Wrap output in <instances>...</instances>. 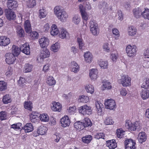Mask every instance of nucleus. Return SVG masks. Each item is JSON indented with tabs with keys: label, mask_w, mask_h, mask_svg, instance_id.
Wrapping results in <instances>:
<instances>
[{
	"label": "nucleus",
	"mask_w": 149,
	"mask_h": 149,
	"mask_svg": "<svg viewBox=\"0 0 149 149\" xmlns=\"http://www.w3.org/2000/svg\"><path fill=\"white\" fill-rule=\"evenodd\" d=\"M90 31L94 36L97 35L99 31L98 25L94 21L91 20L90 22Z\"/></svg>",
	"instance_id": "obj_4"
},
{
	"label": "nucleus",
	"mask_w": 149,
	"mask_h": 149,
	"mask_svg": "<svg viewBox=\"0 0 149 149\" xmlns=\"http://www.w3.org/2000/svg\"><path fill=\"white\" fill-rule=\"evenodd\" d=\"M40 120L44 122H47L49 120V118L48 115L46 114H42L40 115Z\"/></svg>",
	"instance_id": "obj_50"
},
{
	"label": "nucleus",
	"mask_w": 149,
	"mask_h": 149,
	"mask_svg": "<svg viewBox=\"0 0 149 149\" xmlns=\"http://www.w3.org/2000/svg\"><path fill=\"white\" fill-rule=\"evenodd\" d=\"M74 126L75 129L79 131L84 128V126L83 125V123H82V122L80 121H78L75 123Z\"/></svg>",
	"instance_id": "obj_28"
},
{
	"label": "nucleus",
	"mask_w": 149,
	"mask_h": 149,
	"mask_svg": "<svg viewBox=\"0 0 149 149\" xmlns=\"http://www.w3.org/2000/svg\"><path fill=\"white\" fill-rule=\"evenodd\" d=\"M47 128L46 127L43 125L40 126L38 127L37 131L38 135L37 134H35L34 133V136H36L39 135H44L47 133Z\"/></svg>",
	"instance_id": "obj_15"
},
{
	"label": "nucleus",
	"mask_w": 149,
	"mask_h": 149,
	"mask_svg": "<svg viewBox=\"0 0 149 149\" xmlns=\"http://www.w3.org/2000/svg\"><path fill=\"white\" fill-rule=\"evenodd\" d=\"M24 107L26 110L32 111L33 108V103L31 101H25L24 103Z\"/></svg>",
	"instance_id": "obj_30"
},
{
	"label": "nucleus",
	"mask_w": 149,
	"mask_h": 149,
	"mask_svg": "<svg viewBox=\"0 0 149 149\" xmlns=\"http://www.w3.org/2000/svg\"><path fill=\"white\" fill-rule=\"evenodd\" d=\"M84 57L86 62L90 63L93 60V56L92 54L89 52H87L84 54Z\"/></svg>",
	"instance_id": "obj_29"
},
{
	"label": "nucleus",
	"mask_w": 149,
	"mask_h": 149,
	"mask_svg": "<svg viewBox=\"0 0 149 149\" xmlns=\"http://www.w3.org/2000/svg\"><path fill=\"white\" fill-rule=\"evenodd\" d=\"M78 101L79 102L86 103L89 101V98L87 96L82 95L79 97Z\"/></svg>",
	"instance_id": "obj_39"
},
{
	"label": "nucleus",
	"mask_w": 149,
	"mask_h": 149,
	"mask_svg": "<svg viewBox=\"0 0 149 149\" xmlns=\"http://www.w3.org/2000/svg\"><path fill=\"white\" fill-rule=\"evenodd\" d=\"M2 101L5 104H7L11 102L12 100L9 95L7 94L4 96L2 99Z\"/></svg>",
	"instance_id": "obj_38"
},
{
	"label": "nucleus",
	"mask_w": 149,
	"mask_h": 149,
	"mask_svg": "<svg viewBox=\"0 0 149 149\" xmlns=\"http://www.w3.org/2000/svg\"><path fill=\"white\" fill-rule=\"evenodd\" d=\"M29 33H30V37L32 39L38 38V34L37 32L36 31H34L32 32L31 31Z\"/></svg>",
	"instance_id": "obj_57"
},
{
	"label": "nucleus",
	"mask_w": 149,
	"mask_h": 149,
	"mask_svg": "<svg viewBox=\"0 0 149 149\" xmlns=\"http://www.w3.org/2000/svg\"><path fill=\"white\" fill-rule=\"evenodd\" d=\"M39 42L40 47L42 48L47 47L49 44V40L45 37L40 39Z\"/></svg>",
	"instance_id": "obj_24"
},
{
	"label": "nucleus",
	"mask_w": 149,
	"mask_h": 149,
	"mask_svg": "<svg viewBox=\"0 0 149 149\" xmlns=\"http://www.w3.org/2000/svg\"><path fill=\"white\" fill-rule=\"evenodd\" d=\"M79 8L83 19L86 22L88 20V16L87 13L85 11V8H84V6L81 4H80L79 5ZM83 23L84 24H85V29H86V28L87 27V22H86V23H85L84 21Z\"/></svg>",
	"instance_id": "obj_6"
},
{
	"label": "nucleus",
	"mask_w": 149,
	"mask_h": 149,
	"mask_svg": "<svg viewBox=\"0 0 149 149\" xmlns=\"http://www.w3.org/2000/svg\"><path fill=\"white\" fill-rule=\"evenodd\" d=\"M27 6L29 8H32L35 6L36 4V0H29L26 3Z\"/></svg>",
	"instance_id": "obj_43"
},
{
	"label": "nucleus",
	"mask_w": 149,
	"mask_h": 149,
	"mask_svg": "<svg viewBox=\"0 0 149 149\" xmlns=\"http://www.w3.org/2000/svg\"><path fill=\"white\" fill-rule=\"evenodd\" d=\"M50 55L49 52L47 49H44L41 52L40 58V61H43V59L49 57Z\"/></svg>",
	"instance_id": "obj_19"
},
{
	"label": "nucleus",
	"mask_w": 149,
	"mask_h": 149,
	"mask_svg": "<svg viewBox=\"0 0 149 149\" xmlns=\"http://www.w3.org/2000/svg\"><path fill=\"white\" fill-rule=\"evenodd\" d=\"M106 145L109 149H114L117 147V143L114 139L107 141Z\"/></svg>",
	"instance_id": "obj_17"
},
{
	"label": "nucleus",
	"mask_w": 149,
	"mask_h": 149,
	"mask_svg": "<svg viewBox=\"0 0 149 149\" xmlns=\"http://www.w3.org/2000/svg\"><path fill=\"white\" fill-rule=\"evenodd\" d=\"M7 88V84L4 81H0V91H3Z\"/></svg>",
	"instance_id": "obj_45"
},
{
	"label": "nucleus",
	"mask_w": 149,
	"mask_h": 149,
	"mask_svg": "<svg viewBox=\"0 0 149 149\" xmlns=\"http://www.w3.org/2000/svg\"><path fill=\"white\" fill-rule=\"evenodd\" d=\"M112 31L113 34L115 36L114 37L115 39H118L120 36L119 32L118 30L114 28L112 29Z\"/></svg>",
	"instance_id": "obj_56"
},
{
	"label": "nucleus",
	"mask_w": 149,
	"mask_h": 149,
	"mask_svg": "<svg viewBox=\"0 0 149 149\" xmlns=\"http://www.w3.org/2000/svg\"><path fill=\"white\" fill-rule=\"evenodd\" d=\"M141 94V97L143 99L148 98L149 97V90L148 89L142 90Z\"/></svg>",
	"instance_id": "obj_36"
},
{
	"label": "nucleus",
	"mask_w": 149,
	"mask_h": 149,
	"mask_svg": "<svg viewBox=\"0 0 149 149\" xmlns=\"http://www.w3.org/2000/svg\"><path fill=\"white\" fill-rule=\"evenodd\" d=\"M104 104L107 109L111 110H114L116 108V104L115 100L110 99L105 101Z\"/></svg>",
	"instance_id": "obj_7"
},
{
	"label": "nucleus",
	"mask_w": 149,
	"mask_h": 149,
	"mask_svg": "<svg viewBox=\"0 0 149 149\" xmlns=\"http://www.w3.org/2000/svg\"><path fill=\"white\" fill-rule=\"evenodd\" d=\"M72 67V71L75 73H76L79 70V66L75 61H73L71 63Z\"/></svg>",
	"instance_id": "obj_37"
},
{
	"label": "nucleus",
	"mask_w": 149,
	"mask_h": 149,
	"mask_svg": "<svg viewBox=\"0 0 149 149\" xmlns=\"http://www.w3.org/2000/svg\"><path fill=\"white\" fill-rule=\"evenodd\" d=\"M143 7H139L133 10V12L134 16L136 18H139L142 15V11L143 10Z\"/></svg>",
	"instance_id": "obj_21"
},
{
	"label": "nucleus",
	"mask_w": 149,
	"mask_h": 149,
	"mask_svg": "<svg viewBox=\"0 0 149 149\" xmlns=\"http://www.w3.org/2000/svg\"><path fill=\"white\" fill-rule=\"evenodd\" d=\"M52 106H51L52 110L54 111H60L61 110L62 106L60 103L54 102L52 103Z\"/></svg>",
	"instance_id": "obj_20"
},
{
	"label": "nucleus",
	"mask_w": 149,
	"mask_h": 149,
	"mask_svg": "<svg viewBox=\"0 0 149 149\" xmlns=\"http://www.w3.org/2000/svg\"><path fill=\"white\" fill-rule=\"evenodd\" d=\"M78 110L79 112L83 115H90L92 113L91 107L86 104L80 106Z\"/></svg>",
	"instance_id": "obj_2"
},
{
	"label": "nucleus",
	"mask_w": 149,
	"mask_h": 149,
	"mask_svg": "<svg viewBox=\"0 0 149 149\" xmlns=\"http://www.w3.org/2000/svg\"><path fill=\"white\" fill-rule=\"evenodd\" d=\"M59 38L62 39H66L69 37V34L65 29L62 28L59 35Z\"/></svg>",
	"instance_id": "obj_22"
},
{
	"label": "nucleus",
	"mask_w": 149,
	"mask_h": 149,
	"mask_svg": "<svg viewBox=\"0 0 149 149\" xmlns=\"http://www.w3.org/2000/svg\"><path fill=\"white\" fill-rule=\"evenodd\" d=\"M136 123H138L137 121L132 124L130 121L128 120L126 121L125 125L129 130L134 131L136 130L137 127Z\"/></svg>",
	"instance_id": "obj_11"
},
{
	"label": "nucleus",
	"mask_w": 149,
	"mask_h": 149,
	"mask_svg": "<svg viewBox=\"0 0 149 149\" xmlns=\"http://www.w3.org/2000/svg\"><path fill=\"white\" fill-rule=\"evenodd\" d=\"M10 42V39L6 36H0V45L6 46L8 45Z\"/></svg>",
	"instance_id": "obj_16"
},
{
	"label": "nucleus",
	"mask_w": 149,
	"mask_h": 149,
	"mask_svg": "<svg viewBox=\"0 0 149 149\" xmlns=\"http://www.w3.org/2000/svg\"><path fill=\"white\" fill-rule=\"evenodd\" d=\"M7 114L5 111H2L0 112V120H3L6 119Z\"/></svg>",
	"instance_id": "obj_59"
},
{
	"label": "nucleus",
	"mask_w": 149,
	"mask_h": 149,
	"mask_svg": "<svg viewBox=\"0 0 149 149\" xmlns=\"http://www.w3.org/2000/svg\"><path fill=\"white\" fill-rule=\"evenodd\" d=\"M17 36L19 37H24L25 36L24 31V29L21 27L17 28Z\"/></svg>",
	"instance_id": "obj_44"
},
{
	"label": "nucleus",
	"mask_w": 149,
	"mask_h": 149,
	"mask_svg": "<svg viewBox=\"0 0 149 149\" xmlns=\"http://www.w3.org/2000/svg\"><path fill=\"white\" fill-rule=\"evenodd\" d=\"M85 88L87 92L91 94L94 92V88L93 86L91 85H88L85 86Z\"/></svg>",
	"instance_id": "obj_46"
},
{
	"label": "nucleus",
	"mask_w": 149,
	"mask_h": 149,
	"mask_svg": "<svg viewBox=\"0 0 149 149\" xmlns=\"http://www.w3.org/2000/svg\"><path fill=\"white\" fill-rule=\"evenodd\" d=\"M128 32L129 35L131 36H134L137 32V29L133 26H131L130 27H128Z\"/></svg>",
	"instance_id": "obj_32"
},
{
	"label": "nucleus",
	"mask_w": 149,
	"mask_h": 149,
	"mask_svg": "<svg viewBox=\"0 0 149 149\" xmlns=\"http://www.w3.org/2000/svg\"><path fill=\"white\" fill-rule=\"evenodd\" d=\"M5 15L8 20H9L15 19L16 15L15 13L11 10L6 9L5 11Z\"/></svg>",
	"instance_id": "obj_8"
},
{
	"label": "nucleus",
	"mask_w": 149,
	"mask_h": 149,
	"mask_svg": "<svg viewBox=\"0 0 149 149\" xmlns=\"http://www.w3.org/2000/svg\"><path fill=\"white\" fill-rule=\"evenodd\" d=\"M102 83H103V86L104 88L110 89L112 88L111 84L108 81H103Z\"/></svg>",
	"instance_id": "obj_48"
},
{
	"label": "nucleus",
	"mask_w": 149,
	"mask_h": 149,
	"mask_svg": "<svg viewBox=\"0 0 149 149\" xmlns=\"http://www.w3.org/2000/svg\"><path fill=\"white\" fill-rule=\"evenodd\" d=\"M92 139V136L91 135H86L83 137L82 141L83 143L88 144L90 142Z\"/></svg>",
	"instance_id": "obj_34"
},
{
	"label": "nucleus",
	"mask_w": 149,
	"mask_h": 149,
	"mask_svg": "<svg viewBox=\"0 0 149 149\" xmlns=\"http://www.w3.org/2000/svg\"><path fill=\"white\" fill-rule=\"evenodd\" d=\"M33 66L32 65L29 63H26L24 67V71L26 73L31 72L32 70Z\"/></svg>",
	"instance_id": "obj_42"
},
{
	"label": "nucleus",
	"mask_w": 149,
	"mask_h": 149,
	"mask_svg": "<svg viewBox=\"0 0 149 149\" xmlns=\"http://www.w3.org/2000/svg\"><path fill=\"white\" fill-rule=\"evenodd\" d=\"M77 42L78 44L79 49H82L84 46V43L82 38H77Z\"/></svg>",
	"instance_id": "obj_51"
},
{
	"label": "nucleus",
	"mask_w": 149,
	"mask_h": 149,
	"mask_svg": "<svg viewBox=\"0 0 149 149\" xmlns=\"http://www.w3.org/2000/svg\"><path fill=\"white\" fill-rule=\"evenodd\" d=\"M60 122L61 126L63 127L68 126L70 123V120L67 116H65L61 119Z\"/></svg>",
	"instance_id": "obj_12"
},
{
	"label": "nucleus",
	"mask_w": 149,
	"mask_h": 149,
	"mask_svg": "<svg viewBox=\"0 0 149 149\" xmlns=\"http://www.w3.org/2000/svg\"><path fill=\"white\" fill-rule=\"evenodd\" d=\"M46 82L49 86L54 85L56 83L54 78L52 76H49L47 78Z\"/></svg>",
	"instance_id": "obj_40"
},
{
	"label": "nucleus",
	"mask_w": 149,
	"mask_h": 149,
	"mask_svg": "<svg viewBox=\"0 0 149 149\" xmlns=\"http://www.w3.org/2000/svg\"><path fill=\"white\" fill-rule=\"evenodd\" d=\"M124 132L122 129H117V136L120 138H122L123 137Z\"/></svg>",
	"instance_id": "obj_58"
},
{
	"label": "nucleus",
	"mask_w": 149,
	"mask_h": 149,
	"mask_svg": "<svg viewBox=\"0 0 149 149\" xmlns=\"http://www.w3.org/2000/svg\"><path fill=\"white\" fill-rule=\"evenodd\" d=\"M6 57V62L8 64H12L15 63L16 59V58L11 53H9L6 54L5 55Z\"/></svg>",
	"instance_id": "obj_10"
},
{
	"label": "nucleus",
	"mask_w": 149,
	"mask_h": 149,
	"mask_svg": "<svg viewBox=\"0 0 149 149\" xmlns=\"http://www.w3.org/2000/svg\"><path fill=\"white\" fill-rule=\"evenodd\" d=\"M17 2L13 0H8L7 4L8 9L15 10L17 6Z\"/></svg>",
	"instance_id": "obj_14"
},
{
	"label": "nucleus",
	"mask_w": 149,
	"mask_h": 149,
	"mask_svg": "<svg viewBox=\"0 0 149 149\" xmlns=\"http://www.w3.org/2000/svg\"><path fill=\"white\" fill-rule=\"evenodd\" d=\"M131 78L128 75H123L121 78L118 80V82L120 84H122L124 87H127L130 86L131 84Z\"/></svg>",
	"instance_id": "obj_3"
},
{
	"label": "nucleus",
	"mask_w": 149,
	"mask_h": 149,
	"mask_svg": "<svg viewBox=\"0 0 149 149\" xmlns=\"http://www.w3.org/2000/svg\"><path fill=\"white\" fill-rule=\"evenodd\" d=\"M136 143L132 139H129L125 141V149H134Z\"/></svg>",
	"instance_id": "obj_9"
},
{
	"label": "nucleus",
	"mask_w": 149,
	"mask_h": 149,
	"mask_svg": "<svg viewBox=\"0 0 149 149\" xmlns=\"http://www.w3.org/2000/svg\"><path fill=\"white\" fill-rule=\"evenodd\" d=\"M118 54L117 53L112 54L111 56V58L113 61L116 62L118 58Z\"/></svg>",
	"instance_id": "obj_64"
},
{
	"label": "nucleus",
	"mask_w": 149,
	"mask_h": 149,
	"mask_svg": "<svg viewBox=\"0 0 149 149\" xmlns=\"http://www.w3.org/2000/svg\"><path fill=\"white\" fill-rule=\"evenodd\" d=\"M39 16L40 17L44 18L45 17L46 14L45 10L43 9H40L39 10Z\"/></svg>",
	"instance_id": "obj_63"
},
{
	"label": "nucleus",
	"mask_w": 149,
	"mask_h": 149,
	"mask_svg": "<svg viewBox=\"0 0 149 149\" xmlns=\"http://www.w3.org/2000/svg\"><path fill=\"white\" fill-rule=\"evenodd\" d=\"M24 27L27 33H30L32 31L31 25L29 20H27L24 22Z\"/></svg>",
	"instance_id": "obj_25"
},
{
	"label": "nucleus",
	"mask_w": 149,
	"mask_h": 149,
	"mask_svg": "<svg viewBox=\"0 0 149 149\" xmlns=\"http://www.w3.org/2000/svg\"><path fill=\"white\" fill-rule=\"evenodd\" d=\"M54 13L58 18L62 22H64L68 17L65 11L61 10L59 6H56L54 9Z\"/></svg>",
	"instance_id": "obj_1"
},
{
	"label": "nucleus",
	"mask_w": 149,
	"mask_h": 149,
	"mask_svg": "<svg viewBox=\"0 0 149 149\" xmlns=\"http://www.w3.org/2000/svg\"><path fill=\"white\" fill-rule=\"evenodd\" d=\"M96 107L98 111L101 112L102 111V108L103 105L99 101H97L95 103Z\"/></svg>",
	"instance_id": "obj_60"
},
{
	"label": "nucleus",
	"mask_w": 149,
	"mask_h": 149,
	"mask_svg": "<svg viewBox=\"0 0 149 149\" xmlns=\"http://www.w3.org/2000/svg\"><path fill=\"white\" fill-rule=\"evenodd\" d=\"M60 48L59 44L58 42L52 45L51 47V49L54 52H57Z\"/></svg>",
	"instance_id": "obj_49"
},
{
	"label": "nucleus",
	"mask_w": 149,
	"mask_h": 149,
	"mask_svg": "<svg viewBox=\"0 0 149 149\" xmlns=\"http://www.w3.org/2000/svg\"><path fill=\"white\" fill-rule=\"evenodd\" d=\"M37 112L33 111L30 114V119L32 123H36L39 122V116Z\"/></svg>",
	"instance_id": "obj_18"
},
{
	"label": "nucleus",
	"mask_w": 149,
	"mask_h": 149,
	"mask_svg": "<svg viewBox=\"0 0 149 149\" xmlns=\"http://www.w3.org/2000/svg\"><path fill=\"white\" fill-rule=\"evenodd\" d=\"M20 50L27 55H29L30 53V47L27 43L22 45L20 47Z\"/></svg>",
	"instance_id": "obj_13"
},
{
	"label": "nucleus",
	"mask_w": 149,
	"mask_h": 149,
	"mask_svg": "<svg viewBox=\"0 0 149 149\" xmlns=\"http://www.w3.org/2000/svg\"><path fill=\"white\" fill-rule=\"evenodd\" d=\"M98 73L97 69H92L89 71V76L91 78L93 79H95L97 78Z\"/></svg>",
	"instance_id": "obj_27"
},
{
	"label": "nucleus",
	"mask_w": 149,
	"mask_h": 149,
	"mask_svg": "<svg viewBox=\"0 0 149 149\" xmlns=\"http://www.w3.org/2000/svg\"><path fill=\"white\" fill-rule=\"evenodd\" d=\"M80 21V18L78 15H75L73 18L72 22L75 24H77Z\"/></svg>",
	"instance_id": "obj_55"
},
{
	"label": "nucleus",
	"mask_w": 149,
	"mask_h": 149,
	"mask_svg": "<svg viewBox=\"0 0 149 149\" xmlns=\"http://www.w3.org/2000/svg\"><path fill=\"white\" fill-rule=\"evenodd\" d=\"M95 138L99 139L100 138L104 139L105 135L102 132L97 133L94 135Z\"/></svg>",
	"instance_id": "obj_53"
},
{
	"label": "nucleus",
	"mask_w": 149,
	"mask_h": 149,
	"mask_svg": "<svg viewBox=\"0 0 149 149\" xmlns=\"http://www.w3.org/2000/svg\"><path fill=\"white\" fill-rule=\"evenodd\" d=\"M25 82V79L22 77H20L18 81V85L21 87H23L24 84Z\"/></svg>",
	"instance_id": "obj_62"
},
{
	"label": "nucleus",
	"mask_w": 149,
	"mask_h": 149,
	"mask_svg": "<svg viewBox=\"0 0 149 149\" xmlns=\"http://www.w3.org/2000/svg\"><path fill=\"white\" fill-rule=\"evenodd\" d=\"M114 122L111 117H108L104 120V124L106 125H110L113 124Z\"/></svg>",
	"instance_id": "obj_54"
},
{
	"label": "nucleus",
	"mask_w": 149,
	"mask_h": 149,
	"mask_svg": "<svg viewBox=\"0 0 149 149\" xmlns=\"http://www.w3.org/2000/svg\"><path fill=\"white\" fill-rule=\"evenodd\" d=\"M141 87L144 88L145 89L149 88V79L148 78L146 79V80L141 86Z\"/></svg>",
	"instance_id": "obj_52"
},
{
	"label": "nucleus",
	"mask_w": 149,
	"mask_h": 149,
	"mask_svg": "<svg viewBox=\"0 0 149 149\" xmlns=\"http://www.w3.org/2000/svg\"><path fill=\"white\" fill-rule=\"evenodd\" d=\"M126 51L128 56L129 57L135 56L137 51L136 46L128 45L126 47Z\"/></svg>",
	"instance_id": "obj_5"
},
{
	"label": "nucleus",
	"mask_w": 149,
	"mask_h": 149,
	"mask_svg": "<svg viewBox=\"0 0 149 149\" xmlns=\"http://www.w3.org/2000/svg\"><path fill=\"white\" fill-rule=\"evenodd\" d=\"M144 10L142 13V16L145 19H149V9L145 8Z\"/></svg>",
	"instance_id": "obj_41"
},
{
	"label": "nucleus",
	"mask_w": 149,
	"mask_h": 149,
	"mask_svg": "<svg viewBox=\"0 0 149 149\" xmlns=\"http://www.w3.org/2000/svg\"><path fill=\"white\" fill-rule=\"evenodd\" d=\"M59 33V31L56 25L53 24L51 27L50 34L52 36H56Z\"/></svg>",
	"instance_id": "obj_26"
},
{
	"label": "nucleus",
	"mask_w": 149,
	"mask_h": 149,
	"mask_svg": "<svg viewBox=\"0 0 149 149\" xmlns=\"http://www.w3.org/2000/svg\"><path fill=\"white\" fill-rule=\"evenodd\" d=\"M22 123H18L17 124H13L11 125V128L16 130H19L21 129V127L22 126Z\"/></svg>",
	"instance_id": "obj_61"
},
{
	"label": "nucleus",
	"mask_w": 149,
	"mask_h": 149,
	"mask_svg": "<svg viewBox=\"0 0 149 149\" xmlns=\"http://www.w3.org/2000/svg\"><path fill=\"white\" fill-rule=\"evenodd\" d=\"M83 125L85 127H91L92 125V124L91 121V120L88 118L86 117L84 118L83 120Z\"/></svg>",
	"instance_id": "obj_31"
},
{
	"label": "nucleus",
	"mask_w": 149,
	"mask_h": 149,
	"mask_svg": "<svg viewBox=\"0 0 149 149\" xmlns=\"http://www.w3.org/2000/svg\"><path fill=\"white\" fill-rule=\"evenodd\" d=\"M24 129L26 132H29L33 130V127L31 123H27L24 127Z\"/></svg>",
	"instance_id": "obj_33"
},
{
	"label": "nucleus",
	"mask_w": 149,
	"mask_h": 149,
	"mask_svg": "<svg viewBox=\"0 0 149 149\" xmlns=\"http://www.w3.org/2000/svg\"><path fill=\"white\" fill-rule=\"evenodd\" d=\"M99 64L101 68L106 69L107 68L108 64L107 61H103L100 60L99 62Z\"/></svg>",
	"instance_id": "obj_47"
},
{
	"label": "nucleus",
	"mask_w": 149,
	"mask_h": 149,
	"mask_svg": "<svg viewBox=\"0 0 149 149\" xmlns=\"http://www.w3.org/2000/svg\"><path fill=\"white\" fill-rule=\"evenodd\" d=\"M138 139L139 142L141 143L145 141L147 139V136L145 132H140L138 134Z\"/></svg>",
	"instance_id": "obj_23"
},
{
	"label": "nucleus",
	"mask_w": 149,
	"mask_h": 149,
	"mask_svg": "<svg viewBox=\"0 0 149 149\" xmlns=\"http://www.w3.org/2000/svg\"><path fill=\"white\" fill-rule=\"evenodd\" d=\"M12 54L15 56H18L20 53V49H19L18 47L15 45H13L12 46Z\"/></svg>",
	"instance_id": "obj_35"
}]
</instances>
